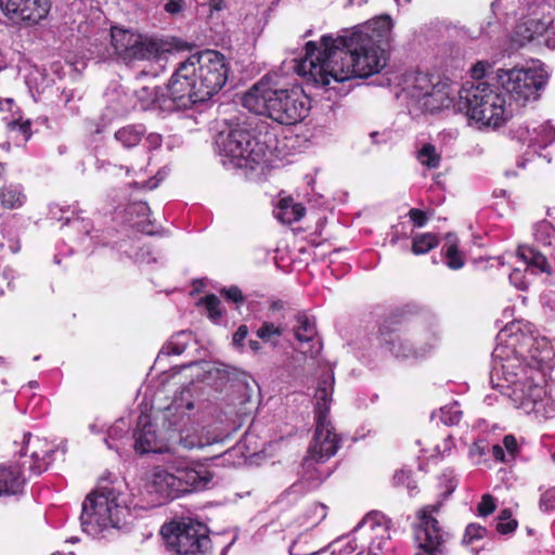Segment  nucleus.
<instances>
[{
    "label": "nucleus",
    "instance_id": "obj_24",
    "mask_svg": "<svg viewBox=\"0 0 555 555\" xmlns=\"http://www.w3.org/2000/svg\"><path fill=\"white\" fill-rule=\"evenodd\" d=\"M305 211V207L301 204L295 203L293 198H283L280 201L274 215L281 222L291 224L299 221L304 217Z\"/></svg>",
    "mask_w": 555,
    "mask_h": 555
},
{
    "label": "nucleus",
    "instance_id": "obj_29",
    "mask_svg": "<svg viewBox=\"0 0 555 555\" xmlns=\"http://www.w3.org/2000/svg\"><path fill=\"white\" fill-rule=\"evenodd\" d=\"M192 340V334L188 331H181L173 336H171L170 340L163 347L162 353L170 356L176 354L179 356L184 352Z\"/></svg>",
    "mask_w": 555,
    "mask_h": 555
},
{
    "label": "nucleus",
    "instance_id": "obj_18",
    "mask_svg": "<svg viewBox=\"0 0 555 555\" xmlns=\"http://www.w3.org/2000/svg\"><path fill=\"white\" fill-rule=\"evenodd\" d=\"M134 449L138 453H164L169 452L163 437L157 433L156 426L149 415H141L138 421V429L134 431Z\"/></svg>",
    "mask_w": 555,
    "mask_h": 555
},
{
    "label": "nucleus",
    "instance_id": "obj_54",
    "mask_svg": "<svg viewBox=\"0 0 555 555\" xmlns=\"http://www.w3.org/2000/svg\"><path fill=\"white\" fill-rule=\"evenodd\" d=\"M162 141H163L162 135L158 133H150L145 139V142L147 143L149 149L159 147L162 144Z\"/></svg>",
    "mask_w": 555,
    "mask_h": 555
},
{
    "label": "nucleus",
    "instance_id": "obj_6",
    "mask_svg": "<svg viewBox=\"0 0 555 555\" xmlns=\"http://www.w3.org/2000/svg\"><path fill=\"white\" fill-rule=\"evenodd\" d=\"M457 93L459 109L465 108L467 116L479 127H501L512 115L505 95L495 86L477 82L463 87Z\"/></svg>",
    "mask_w": 555,
    "mask_h": 555
},
{
    "label": "nucleus",
    "instance_id": "obj_4",
    "mask_svg": "<svg viewBox=\"0 0 555 555\" xmlns=\"http://www.w3.org/2000/svg\"><path fill=\"white\" fill-rule=\"evenodd\" d=\"M248 111L263 115L281 125H295L304 120L311 108V101L298 87L278 88L261 79L242 99Z\"/></svg>",
    "mask_w": 555,
    "mask_h": 555
},
{
    "label": "nucleus",
    "instance_id": "obj_45",
    "mask_svg": "<svg viewBox=\"0 0 555 555\" xmlns=\"http://www.w3.org/2000/svg\"><path fill=\"white\" fill-rule=\"evenodd\" d=\"M540 507L546 512L555 509V488L546 490L541 495Z\"/></svg>",
    "mask_w": 555,
    "mask_h": 555
},
{
    "label": "nucleus",
    "instance_id": "obj_12",
    "mask_svg": "<svg viewBox=\"0 0 555 555\" xmlns=\"http://www.w3.org/2000/svg\"><path fill=\"white\" fill-rule=\"evenodd\" d=\"M436 332L427 326H420L409 332L380 330V345L397 359H420L435 346Z\"/></svg>",
    "mask_w": 555,
    "mask_h": 555
},
{
    "label": "nucleus",
    "instance_id": "obj_31",
    "mask_svg": "<svg viewBox=\"0 0 555 555\" xmlns=\"http://www.w3.org/2000/svg\"><path fill=\"white\" fill-rule=\"evenodd\" d=\"M285 328L281 324H274L269 321H264L257 330V337L264 343H271L273 346H278L279 338L283 335Z\"/></svg>",
    "mask_w": 555,
    "mask_h": 555
},
{
    "label": "nucleus",
    "instance_id": "obj_36",
    "mask_svg": "<svg viewBox=\"0 0 555 555\" xmlns=\"http://www.w3.org/2000/svg\"><path fill=\"white\" fill-rule=\"evenodd\" d=\"M440 421L448 425H457L462 418V411L457 402H453L449 405L442 406L439 412Z\"/></svg>",
    "mask_w": 555,
    "mask_h": 555
},
{
    "label": "nucleus",
    "instance_id": "obj_15",
    "mask_svg": "<svg viewBox=\"0 0 555 555\" xmlns=\"http://www.w3.org/2000/svg\"><path fill=\"white\" fill-rule=\"evenodd\" d=\"M518 259L521 261L520 266H517L509 273V282L516 288L526 291L530 285V279L528 272L531 273H551V264L546 257L534 249L531 246H519L516 253Z\"/></svg>",
    "mask_w": 555,
    "mask_h": 555
},
{
    "label": "nucleus",
    "instance_id": "obj_25",
    "mask_svg": "<svg viewBox=\"0 0 555 555\" xmlns=\"http://www.w3.org/2000/svg\"><path fill=\"white\" fill-rule=\"evenodd\" d=\"M144 134L145 128L142 125H128L115 132V139L122 146L130 149L138 145Z\"/></svg>",
    "mask_w": 555,
    "mask_h": 555
},
{
    "label": "nucleus",
    "instance_id": "obj_30",
    "mask_svg": "<svg viewBox=\"0 0 555 555\" xmlns=\"http://www.w3.org/2000/svg\"><path fill=\"white\" fill-rule=\"evenodd\" d=\"M25 195L21 186L10 185L0 189V202L3 207L9 209L18 208L23 205Z\"/></svg>",
    "mask_w": 555,
    "mask_h": 555
},
{
    "label": "nucleus",
    "instance_id": "obj_14",
    "mask_svg": "<svg viewBox=\"0 0 555 555\" xmlns=\"http://www.w3.org/2000/svg\"><path fill=\"white\" fill-rule=\"evenodd\" d=\"M440 507L441 503L438 502L426 505L417 512L418 522L414 526L415 555H446L448 533L434 517V514L438 513Z\"/></svg>",
    "mask_w": 555,
    "mask_h": 555
},
{
    "label": "nucleus",
    "instance_id": "obj_62",
    "mask_svg": "<svg viewBox=\"0 0 555 555\" xmlns=\"http://www.w3.org/2000/svg\"><path fill=\"white\" fill-rule=\"evenodd\" d=\"M291 555H319V552L301 553V550H297V544H293L289 548Z\"/></svg>",
    "mask_w": 555,
    "mask_h": 555
},
{
    "label": "nucleus",
    "instance_id": "obj_60",
    "mask_svg": "<svg viewBox=\"0 0 555 555\" xmlns=\"http://www.w3.org/2000/svg\"><path fill=\"white\" fill-rule=\"evenodd\" d=\"M14 105V102L12 99H2L0 100V111H11Z\"/></svg>",
    "mask_w": 555,
    "mask_h": 555
},
{
    "label": "nucleus",
    "instance_id": "obj_59",
    "mask_svg": "<svg viewBox=\"0 0 555 555\" xmlns=\"http://www.w3.org/2000/svg\"><path fill=\"white\" fill-rule=\"evenodd\" d=\"M63 211V209L59 205H51L50 206V215L53 219L62 220V216L60 215Z\"/></svg>",
    "mask_w": 555,
    "mask_h": 555
},
{
    "label": "nucleus",
    "instance_id": "obj_51",
    "mask_svg": "<svg viewBox=\"0 0 555 555\" xmlns=\"http://www.w3.org/2000/svg\"><path fill=\"white\" fill-rule=\"evenodd\" d=\"M503 448L508 452L513 459L517 452V441L514 436L507 435L503 439Z\"/></svg>",
    "mask_w": 555,
    "mask_h": 555
},
{
    "label": "nucleus",
    "instance_id": "obj_63",
    "mask_svg": "<svg viewBox=\"0 0 555 555\" xmlns=\"http://www.w3.org/2000/svg\"><path fill=\"white\" fill-rule=\"evenodd\" d=\"M133 208L141 214L150 211V207L145 203H138L133 205Z\"/></svg>",
    "mask_w": 555,
    "mask_h": 555
},
{
    "label": "nucleus",
    "instance_id": "obj_53",
    "mask_svg": "<svg viewBox=\"0 0 555 555\" xmlns=\"http://www.w3.org/2000/svg\"><path fill=\"white\" fill-rule=\"evenodd\" d=\"M453 439L451 436H448L443 439L442 444L437 446V452L441 455H444L446 453H449L451 449L453 448Z\"/></svg>",
    "mask_w": 555,
    "mask_h": 555
},
{
    "label": "nucleus",
    "instance_id": "obj_8",
    "mask_svg": "<svg viewBox=\"0 0 555 555\" xmlns=\"http://www.w3.org/2000/svg\"><path fill=\"white\" fill-rule=\"evenodd\" d=\"M333 376H326L319 382L315 399V430L307 454L321 462L327 461L336 454L339 448V438L328 418L332 393Z\"/></svg>",
    "mask_w": 555,
    "mask_h": 555
},
{
    "label": "nucleus",
    "instance_id": "obj_49",
    "mask_svg": "<svg viewBox=\"0 0 555 555\" xmlns=\"http://www.w3.org/2000/svg\"><path fill=\"white\" fill-rule=\"evenodd\" d=\"M222 293L224 294L228 300L233 301L235 304H241L244 300L241 289L236 286L223 289Z\"/></svg>",
    "mask_w": 555,
    "mask_h": 555
},
{
    "label": "nucleus",
    "instance_id": "obj_47",
    "mask_svg": "<svg viewBox=\"0 0 555 555\" xmlns=\"http://www.w3.org/2000/svg\"><path fill=\"white\" fill-rule=\"evenodd\" d=\"M491 67L488 61H479L472 67V77L474 79H481Z\"/></svg>",
    "mask_w": 555,
    "mask_h": 555
},
{
    "label": "nucleus",
    "instance_id": "obj_23",
    "mask_svg": "<svg viewBox=\"0 0 555 555\" xmlns=\"http://www.w3.org/2000/svg\"><path fill=\"white\" fill-rule=\"evenodd\" d=\"M24 481L18 467L0 468V495L17 493Z\"/></svg>",
    "mask_w": 555,
    "mask_h": 555
},
{
    "label": "nucleus",
    "instance_id": "obj_22",
    "mask_svg": "<svg viewBox=\"0 0 555 555\" xmlns=\"http://www.w3.org/2000/svg\"><path fill=\"white\" fill-rule=\"evenodd\" d=\"M31 447L33 451L28 468L34 475H40L47 470L53 450L48 448V442L46 440L39 438H36L31 442Z\"/></svg>",
    "mask_w": 555,
    "mask_h": 555
},
{
    "label": "nucleus",
    "instance_id": "obj_11",
    "mask_svg": "<svg viewBox=\"0 0 555 555\" xmlns=\"http://www.w3.org/2000/svg\"><path fill=\"white\" fill-rule=\"evenodd\" d=\"M496 79L511 95V99L524 106L528 102L539 99L540 91L546 85L548 75L543 65L539 64L528 68L499 69Z\"/></svg>",
    "mask_w": 555,
    "mask_h": 555
},
{
    "label": "nucleus",
    "instance_id": "obj_41",
    "mask_svg": "<svg viewBox=\"0 0 555 555\" xmlns=\"http://www.w3.org/2000/svg\"><path fill=\"white\" fill-rule=\"evenodd\" d=\"M158 92L156 88L143 87L138 91V98L142 102L143 109H150L156 106Z\"/></svg>",
    "mask_w": 555,
    "mask_h": 555
},
{
    "label": "nucleus",
    "instance_id": "obj_56",
    "mask_svg": "<svg viewBox=\"0 0 555 555\" xmlns=\"http://www.w3.org/2000/svg\"><path fill=\"white\" fill-rule=\"evenodd\" d=\"M541 42L550 49H555V33L553 29H546V33L543 36V41Z\"/></svg>",
    "mask_w": 555,
    "mask_h": 555
},
{
    "label": "nucleus",
    "instance_id": "obj_7",
    "mask_svg": "<svg viewBox=\"0 0 555 555\" xmlns=\"http://www.w3.org/2000/svg\"><path fill=\"white\" fill-rule=\"evenodd\" d=\"M216 145L224 166L255 170L267 163V145L246 129L219 132Z\"/></svg>",
    "mask_w": 555,
    "mask_h": 555
},
{
    "label": "nucleus",
    "instance_id": "obj_20",
    "mask_svg": "<svg viewBox=\"0 0 555 555\" xmlns=\"http://www.w3.org/2000/svg\"><path fill=\"white\" fill-rule=\"evenodd\" d=\"M175 469V467H172ZM151 492H155L163 500H173L181 494L176 472H168L157 467L150 483Z\"/></svg>",
    "mask_w": 555,
    "mask_h": 555
},
{
    "label": "nucleus",
    "instance_id": "obj_52",
    "mask_svg": "<svg viewBox=\"0 0 555 555\" xmlns=\"http://www.w3.org/2000/svg\"><path fill=\"white\" fill-rule=\"evenodd\" d=\"M248 334V328L246 325H241L236 332L234 333L233 335V345H235L236 347H240L242 346V343L244 341V339L246 338Z\"/></svg>",
    "mask_w": 555,
    "mask_h": 555
},
{
    "label": "nucleus",
    "instance_id": "obj_5",
    "mask_svg": "<svg viewBox=\"0 0 555 555\" xmlns=\"http://www.w3.org/2000/svg\"><path fill=\"white\" fill-rule=\"evenodd\" d=\"M128 515L121 491L114 485L99 486L82 503L80 524L82 531L98 537L109 528H117Z\"/></svg>",
    "mask_w": 555,
    "mask_h": 555
},
{
    "label": "nucleus",
    "instance_id": "obj_2",
    "mask_svg": "<svg viewBox=\"0 0 555 555\" xmlns=\"http://www.w3.org/2000/svg\"><path fill=\"white\" fill-rule=\"evenodd\" d=\"M511 357L504 346H496L492 352L493 369L491 382L517 409L526 414L547 420L555 416V384L542 386V374L532 367L524 366L522 360L512 351Z\"/></svg>",
    "mask_w": 555,
    "mask_h": 555
},
{
    "label": "nucleus",
    "instance_id": "obj_57",
    "mask_svg": "<svg viewBox=\"0 0 555 555\" xmlns=\"http://www.w3.org/2000/svg\"><path fill=\"white\" fill-rule=\"evenodd\" d=\"M492 452H493V456L498 460V461H501V462H507L508 460L506 459L505 456V452H504V448L499 446V444H495L493 446L492 448Z\"/></svg>",
    "mask_w": 555,
    "mask_h": 555
},
{
    "label": "nucleus",
    "instance_id": "obj_48",
    "mask_svg": "<svg viewBox=\"0 0 555 555\" xmlns=\"http://www.w3.org/2000/svg\"><path fill=\"white\" fill-rule=\"evenodd\" d=\"M185 3L183 0H169L165 5L164 10L168 14H179L184 10Z\"/></svg>",
    "mask_w": 555,
    "mask_h": 555
},
{
    "label": "nucleus",
    "instance_id": "obj_35",
    "mask_svg": "<svg viewBox=\"0 0 555 555\" xmlns=\"http://www.w3.org/2000/svg\"><path fill=\"white\" fill-rule=\"evenodd\" d=\"M533 236L535 242L543 246L552 244V240L555 237V229L547 221H542L535 224Z\"/></svg>",
    "mask_w": 555,
    "mask_h": 555
},
{
    "label": "nucleus",
    "instance_id": "obj_27",
    "mask_svg": "<svg viewBox=\"0 0 555 555\" xmlns=\"http://www.w3.org/2000/svg\"><path fill=\"white\" fill-rule=\"evenodd\" d=\"M215 442H218L216 438L211 439L195 430L182 431L179 437V444L186 450L202 449Z\"/></svg>",
    "mask_w": 555,
    "mask_h": 555
},
{
    "label": "nucleus",
    "instance_id": "obj_26",
    "mask_svg": "<svg viewBox=\"0 0 555 555\" xmlns=\"http://www.w3.org/2000/svg\"><path fill=\"white\" fill-rule=\"evenodd\" d=\"M527 133L528 138L525 140H528L529 144L539 147L547 146L555 138V129L548 121L541 124L539 127H534L532 132L527 128Z\"/></svg>",
    "mask_w": 555,
    "mask_h": 555
},
{
    "label": "nucleus",
    "instance_id": "obj_9",
    "mask_svg": "<svg viewBox=\"0 0 555 555\" xmlns=\"http://www.w3.org/2000/svg\"><path fill=\"white\" fill-rule=\"evenodd\" d=\"M111 44L116 55L127 64L154 61L170 52L171 46L162 38L112 27Z\"/></svg>",
    "mask_w": 555,
    "mask_h": 555
},
{
    "label": "nucleus",
    "instance_id": "obj_50",
    "mask_svg": "<svg viewBox=\"0 0 555 555\" xmlns=\"http://www.w3.org/2000/svg\"><path fill=\"white\" fill-rule=\"evenodd\" d=\"M12 270L4 269L0 271V293L11 288Z\"/></svg>",
    "mask_w": 555,
    "mask_h": 555
},
{
    "label": "nucleus",
    "instance_id": "obj_28",
    "mask_svg": "<svg viewBox=\"0 0 555 555\" xmlns=\"http://www.w3.org/2000/svg\"><path fill=\"white\" fill-rule=\"evenodd\" d=\"M295 337L299 341H312L317 335L315 323L304 313L296 315Z\"/></svg>",
    "mask_w": 555,
    "mask_h": 555
},
{
    "label": "nucleus",
    "instance_id": "obj_17",
    "mask_svg": "<svg viewBox=\"0 0 555 555\" xmlns=\"http://www.w3.org/2000/svg\"><path fill=\"white\" fill-rule=\"evenodd\" d=\"M181 494L208 489L214 475L201 464L179 463L173 466Z\"/></svg>",
    "mask_w": 555,
    "mask_h": 555
},
{
    "label": "nucleus",
    "instance_id": "obj_1",
    "mask_svg": "<svg viewBox=\"0 0 555 555\" xmlns=\"http://www.w3.org/2000/svg\"><path fill=\"white\" fill-rule=\"evenodd\" d=\"M391 28V18L384 15L351 33L322 36L320 47L308 41L306 55L296 69L322 87H330L332 81L344 82L378 74L387 65Z\"/></svg>",
    "mask_w": 555,
    "mask_h": 555
},
{
    "label": "nucleus",
    "instance_id": "obj_42",
    "mask_svg": "<svg viewBox=\"0 0 555 555\" xmlns=\"http://www.w3.org/2000/svg\"><path fill=\"white\" fill-rule=\"evenodd\" d=\"M203 304L212 320H217L221 317V301L216 295H207L203 299Z\"/></svg>",
    "mask_w": 555,
    "mask_h": 555
},
{
    "label": "nucleus",
    "instance_id": "obj_32",
    "mask_svg": "<svg viewBox=\"0 0 555 555\" xmlns=\"http://www.w3.org/2000/svg\"><path fill=\"white\" fill-rule=\"evenodd\" d=\"M439 244L438 237L433 233H420L413 236L412 251L415 255H423L436 248Z\"/></svg>",
    "mask_w": 555,
    "mask_h": 555
},
{
    "label": "nucleus",
    "instance_id": "obj_40",
    "mask_svg": "<svg viewBox=\"0 0 555 555\" xmlns=\"http://www.w3.org/2000/svg\"><path fill=\"white\" fill-rule=\"evenodd\" d=\"M8 129L12 133L21 134L22 141L26 142L31 137L30 121H21L20 119L13 118L8 121Z\"/></svg>",
    "mask_w": 555,
    "mask_h": 555
},
{
    "label": "nucleus",
    "instance_id": "obj_16",
    "mask_svg": "<svg viewBox=\"0 0 555 555\" xmlns=\"http://www.w3.org/2000/svg\"><path fill=\"white\" fill-rule=\"evenodd\" d=\"M0 9L14 23L36 25L48 16L51 0H0Z\"/></svg>",
    "mask_w": 555,
    "mask_h": 555
},
{
    "label": "nucleus",
    "instance_id": "obj_19",
    "mask_svg": "<svg viewBox=\"0 0 555 555\" xmlns=\"http://www.w3.org/2000/svg\"><path fill=\"white\" fill-rule=\"evenodd\" d=\"M322 463L321 460L307 454L302 460L300 479L291 486L289 491L302 494L318 488L332 473L328 468L322 467Z\"/></svg>",
    "mask_w": 555,
    "mask_h": 555
},
{
    "label": "nucleus",
    "instance_id": "obj_37",
    "mask_svg": "<svg viewBox=\"0 0 555 555\" xmlns=\"http://www.w3.org/2000/svg\"><path fill=\"white\" fill-rule=\"evenodd\" d=\"M361 527H367L372 531L374 530H380L383 532H386L388 530V520L385 519V517L378 513L375 514H369L357 527V529Z\"/></svg>",
    "mask_w": 555,
    "mask_h": 555
},
{
    "label": "nucleus",
    "instance_id": "obj_3",
    "mask_svg": "<svg viewBox=\"0 0 555 555\" xmlns=\"http://www.w3.org/2000/svg\"><path fill=\"white\" fill-rule=\"evenodd\" d=\"M230 63L219 51L205 50L179 63L168 82V95L177 109L210 100L225 85Z\"/></svg>",
    "mask_w": 555,
    "mask_h": 555
},
{
    "label": "nucleus",
    "instance_id": "obj_10",
    "mask_svg": "<svg viewBox=\"0 0 555 555\" xmlns=\"http://www.w3.org/2000/svg\"><path fill=\"white\" fill-rule=\"evenodd\" d=\"M160 533L167 548L177 555H204L211 547L207 527L191 518L165 524Z\"/></svg>",
    "mask_w": 555,
    "mask_h": 555
},
{
    "label": "nucleus",
    "instance_id": "obj_46",
    "mask_svg": "<svg viewBox=\"0 0 555 555\" xmlns=\"http://www.w3.org/2000/svg\"><path fill=\"white\" fill-rule=\"evenodd\" d=\"M409 217H410L411 221L414 223V225L418 227V228L424 227L428 221V217L426 216V212L423 210H420L417 208L410 209Z\"/></svg>",
    "mask_w": 555,
    "mask_h": 555
},
{
    "label": "nucleus",
    "instance_id": "obj_43",
    "mask_svg": "<svg viewBox=\"0 0 555 555\" xmlns=\"http://www.w3.org/2000/svg\"><path fill=\"white\" fill-rule=\"evenodd\" d=\"M495 507L494 498L490 494H485L477 506V513L479 516L486 517L492 514L495 511Z\"/></svg>",
    "mask_w": 555,
    "mask_h": 555
},
{
    "label": "nucleus",
    "instance_id": "obj_33",
    "mask_svg": "<svg viewBox=\"0 0 555 555\" xmlns=\"http://www.w3.org/2000/svg\"><path fill=\"white\" fill-rule=\"evenodd\" d=\"M457 238L453 234L447 235L446 258L447 266L452 270H459L464 266L462 256L456 246Z\"/></svg>",
    "mask_w": 555,
    "mask_h": 555
},
{
    "label": "nucleus",
    "instance_id": "obj_21",
    "mask_svg": "<svg viewBox=\"0 0 555 555\" xmlns=\"http://www.w3.org/2000/svg\"><path fill=\"white\" fill-rule=\"evenodd\" d=\"M195 408V397L192 386L184 387L177 393L165 411V417L169 420L171 425L177 424V420L171 421L170 417L182 418Z\"/></svg>",
    "mask_w": 555,
    "mask_h": 555
},
{
    "label": "nucleus",
    "instance_id": "obj_39",
    "mask_svg": "<svg viewBox=\"0 0 555 555\" xmlns=\"http://www.w3.org/2000/svg\"><path fill=\"white\" fill-rule=\"evenodd\" d=\"M487 529L478 524H469L463 535V543L465 545H470L475 541L481 540L486 537Z\"/></svg>",
    "mask_w": 555,
    "mask_h": 555
},
{
    "label": "nucleus",
    "instance_id": "obj_38",
    "mask_svg": "<svg viewBox=\"0 0 555 555\" xmlns=\"http://www.w3.org/2000/svg\"><path fill=\"white\" fill-rule=\"evenodd\" d=\"M516 527L517 521L512 518L511 511H501L500 515L498 516L496 530L502 534H506L513 532Z\"/></svg>",
    "mask_w": 555,
    "mask_h": 555
},
{
    "label": "nucleus",
    "instance_id": "obj_13",
    "mask_svg": "<svg viewBox=\"0 0 555 555\" xmlns=\"http://www.w3.org/2000/svg\"><path fill=\"white\" fill-rule=\"evenodd\" d=\"M434 76L424 73H414L405 77L403 91L414 100L421 108L428 112H436L448 108L453 102L450 87L440 82Z\"/></svg>",
    "mask_w": 555,
    "mask_h": 555
},
{
    "label": "nucleus",
    "instance_id": "obj_44",
    "mask_svg": "<svg viewBox=\"0 0 555 555\" xmlns=\"http://www.w3.org/2000/svg\"><path fill=\"white\" fill-rule=\"evenodd\" d=\"M129 431V424L124 420H118L109 429H108V439L117 440L124 437Z\"/></svg>",
    "mask_w": 555,
    "mask_h": 555
},
{
    "label": "nucleus",
    "instance_id": "obj_55",
    "mask_svg": "<svg viewBox=\"0 0 555 555\" xmlns=\"http://www.w3.org/2000/svg\"><path fill=\"white\" fill-rule=\"evenodd\" d=\"M485 453V446L482 442H475L469 448V456L472 459L480 457Z\"/></svg>",
    "mask_w": 555,
    "mask_h": 555
},
{
    "label": "nucleus",
    "instance_id": "obj_34",
    "mask_svg": "<svg viewBox=\"0 0 555 555\" xmlns=\"http://www.w3.org/2000/svg\"><path fill=\"white\" fill-rule=\"evenodd\" d=\"M417 159L423 166L429 169H436L440 165L441 156L437 153L433 144L426 143L418 151Z\"/></svg>",
    "mask_w": 555,
    "mask_h": 555
},
{
    "label": "nucleus",
    "instance_id": "obj_61",
    "mask_svg": "<svg viewBox=\"0 0 555 555\" xmlns=\"http://www.w3.org/2000/svg\"><path fill=\"white\" fill-rule=\"evenodd\" d=\"M158 183H159V179L153 178L149 181L143 182L142 188L147 189V190H153V189L157 188Z\"/></svg>",
    "mask_w": 555,
    "mask_h": 555
},
{
    "label": "nucleus",
    "instance_id": "obj_64",
    "mask_svg": "<svg viewBox=\"0 0 555 555\" xmlns=\"http://www.w3.org/2000/svg\"><path fill=\"white\" fill-rule=\"evenodd\" d=\"M210 5L212 10L221 11L224 8L222 0H211Z\"/></svg>",
    "mask_w": 555,
    "mask_h": 555
},
{
    "label": "nucleus",
    "instance_id": "obj_58",
    "mask_svg": "<svg viewBox=\"0 0 555 555\" xmlns=\"http://www.w3.org/2000/svg\"><path fill=\"white\" fill-rule=\"evenodd\" d=\"M314 513L318 516L319 520H322L326 517V506L324 504H315Z\"/></svg>",
    "mask_w": 555,
    "mask_h": 555
}]
</instances>
